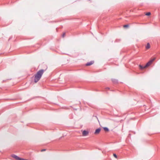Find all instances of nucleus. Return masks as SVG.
I'll return each mask as SVG.
<instances>
[{
	"mask_svg": "<svg viewBox=\"0 0 160 160\" xmlns=\"http://www.w3.org/2000/svg\"><path fill=\"white\" fill-rule=\"evenodd\" d=\"M128 27H129V25L128 24H126V25H124L123 26V27L124 28H127Z\"/></svg>",
	"mask_w": 160,
	"mask_h": 160,
	"instance_id": "f8f14e48",
	"label": "nucleus"
},
{
	"mask_svg": "<svg viewBox=\"0 0 160 160\" xmlns=\"http://www.w3.org/2000/svg\"><path fill=\"white\" fill-rule=\"evenodd\" d=\"M150 15H151V12H148L146 14V15L147 16H149Z\"/></svg>",
	"mask_w": 160,
	"mask_h": 160,
	"instance_id": "9b49d317",
	"label": "nucleus"
},
{
	"mask_svg": "<svg viewBox=\"0 0 160 160\" xmlns=\"http://www.w3.org/2000/svg\"><path fill=\"white\" fill-rule=\"evenodd\" d=\"M106 89H108V90H109L110 89V88L108 87H107L106 88Z\"/></svg>",
	"mask_w": 160,
	"mask_h": 160,
	"instance_id": "f3484780",
	"label": "nucleus"
},
{
	"mask_svg": "<svg viewBox=\"0 0 160 160\" xmlns=\"http://www.w3.org/2000/svg\"><path fill=\"white\" fill-rule=\"evenodd\" d=\"M45 150H46V149H42V150H41V152H43V151H45Z\"/></svg>",
	"mask_w": 160,
	"mask_h": 160,
	"instance_id": "dca6fc26",
	"label": "nucleus"
},
{
	"mask_svg": "<svg viewBox=\"0 0 160 160\" xmlns=\"http://www.w3.org/2000/svg\"><path fill=\"white\" fill-rule=\"evenodd\" d=\"M20 160H27L21 158Z\"/></svg>",
	"mask_w": 160,
	"mask_h": 160,
	"instance_id": "2eb2a0df",
	"label": "nucleus"
},
{
	"mask_svg": "<svg viewBox=\"0 0 160 160\" xmlns=\"http://www.w3.org/2000/svg\"><path fill=\"white\" fill-rule=\"evenodd\" d=\"M11 39V38H9V40H9Z\"/></svg>",
	"mask_w": 160,
	"mask_h": 160,
	"instance_id": "a211bd4d",
	"label": "nucleus"
},
{
	"mask_svg": "<svg viewBox=\"0 0 160 160\" xmlns=\"http://www.w3.org/2000/svg\"><path fill=\"white\" fill-rule=\"evenodd\" d=\"M139 67L140 69L141 70H143L144 68H147L146 67H145V66H143L141 65H139Z\"/></svg>",
	"mask_w": 160,
	"mask_h": 160,
	"instance_id": "6e6552de",
	"label": "nucleus"
},
{
	"mask_svg": "<svg viewBox=\"0 0 160 160\" xmlns=\"http://www.w3.org/2000/svg\"><path fill=\"white\" fill-rule=\"evenodd\" d=\"M155 58H154L153 59H152L150 60L148 62L146 65H145V67H148L150 66L152 63L155 60Z\"/></svg>",
	"mask_w": 160,
	"mask_h": 160,
	"instance_id": "f03ea898",
	"label": "nucleus"
},
{
	"mask_svg": "<svg viewBox=\"0 0 160 160\" xmlns=\"http://www.w3.org/2000/svg\"><path fill=\"white\" fill-rule=\"evenodd\" d=\"M65 35V33H64L62 35V37H64Z\"/></svg>",
	"mask_w": 160,
	"mask_h": 160,
	"instance_id": "4468645a",
	"label": "nucleus"
},
{
	"mask_svg": "<svg viewBox=\"0 0 160 160\" xmlns=\"http://www.w3.org/2000/svg\"><path fill=\"white\" fill-rule=\"evenodd\" d=\"M112 82L114 83H118V81L117 80L114 79H112Z\"/></svg>",
	"mask_w": 160,
	"mask_h": 160,
	"instance_id": "0eeeda50",
	"label": "nucleus"
},
{
	"mask_svg": "<svg viewBox=\"0 0 160 160\" xmlns=\"http://www.w3.org/2000/svg\"><path fill=\"white\" fill-rule=\"evenodd\" d=\"M94 61H91L90 62H88L86 64V66H89L92 65L94 63Z\"/></svg>",
	"mask_w": 160,
	"mask_h": 160,
	"instance_id": "423d86ee",
	"label": "nucleus"
},
{
	"mask_svg": "<svg viewBox=\"0 0 160 160\" xmlns=\"http://www.w3.org/2000/svg\"><path fill=\"white\" fill-rule=\"evenodd\" d=\"M88 133L89 132L88 131L86 130H84L82 132V135L83 136H86L88 135Z\"/></svg>",
	"mask_w": 160,
	"mask_h": 160,
	"instance_id": "20e7f679",
	"label": "nucleus"
},
{
	"mask_svg": "<svg viewBox=\"0 0 160 160\" xmlns=\"http://www.w3.org/2000/svg\"><path fill=\"white\" fill-rule=\"evenodd\" d=\"M101 128H97L96 129L95 132H94V134H97L99 133L100 131H101Z\"/></svg>",
	"mask_w": 160,
	"mask_h": 160,
	"instance_id": "39448f33",
	"label": "nucleus"
},
{
	"mask_svg": "<svg viewBox=\"0 0 160 160\" xmlns=\"http://www.w3.org/2000/svg\"><path fill=\"white\" fill-rule=\"evenodd\" d=\"M113 156L115 158H117V155L116 154L114 153L113 154Z\"/></svg>",
	"mask_w": 160,
	"mask_h": 160,
	"instance_id": "ddd939ff",
	"label": "nucleus"
},
{
	"mask_svg": "<svg viewBox=\"0 0 160 160\" xmlns=\"http://www.w3.org/2000/svg\"><path fill=\"white\" fill-rule=\"evenodd\" d=\"M12 157L15 158L16 160H20L21 158H19V157L16 155L15 154H12Z\"/></svg>",
	"mask_w": 160,
	"mask_h": 160,
	"instance_id": "7ed1b4c3",
	"label": "nucleus"
},
{
	"mask_svg": "<svg viewBox=\"0 0 160 160\" xmlns=\"http://www.w3.org/2000/svg\"><path fill=\"white\" fill-rule=\"evenodd\" d=\"M46 70H43L42 69H41L38 71L36 74L35 75L34 82H35L36 83L41 78L42 75L44 72Z\"/></svg>",
	"mask_w": 160,
	"mask_h": 160,
	"instance_id": "f257e3e1",
	"label": "nucleus"
},
{
	"mask_svg": "<svg viewBox=\"0 0 160 160\" xmlns=\"http://www.w3.org/2000/svg\"><path fill=\"white\" fill-rule=\"evenodd\" d=\"M103 130L105 132H108L109 131V129L107 127H103Z\"/></svg>",
	"mask_w": 160,
	"mask_h": 160,
	"instance_id": "1a4fd4ad",
	"label": "nucleus"
},
{
	"mask_svg": "<svg viewBox=\"0 0 160 160\" xmlns=\"http://www.w3.org/2000/svg\"><path fill=\"white\" fill-rule=\"evenodd\" d=\"M150 45L149 43H147L146 46V48L147 49H148L150 48Z\"/></svg>",
	"mask_w": 160,
	"mask_h": 160,
	"instance_id": "9d476101",
	"label": "nucleus"
}]
</instances>
